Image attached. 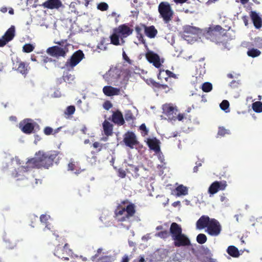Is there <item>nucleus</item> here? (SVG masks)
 Here are the masks:
<instances>
[{"label": "nucleus", "instance_id": "40", "mask_svg": "<svg viewBox=\"0 0 262 262\" xmlns=\"http://www.w3.org/2000/svg\"><path fill=\"white\" fill-rule=\"evenodd\" d=\"M108 5L106 3H104V2H101L99 4H98L97 5V9L102 11H106L108 9Z\"/></svg>", "mask_w": 262, "mask_h": 262}, {"label": "nucleus", "instance_id": "15", "mask_svg": "<svg viewBox=\"0 0 262 262\" xmlns=\"http://www.w3.org/2000/svg\"><path fill=\"white\" fill-rule=\"evenodd\" d=\"M42 6L48 9H58L63 6L60 0H47L43 3Z\"/></svg>", "mask_w": 262, "mask_h": 262}, {"label": "nucleus", "instance_id": "30", "mask_svg": "<svg viewBox=\"0 0 262 262\" xmlns=\"http://www.w3.org/2000/svg\"><path fill=\"white\" fill-rule=\"evenodd\" d=\"M247 54L249 56L254 58L259 56L261 54V52L257 49L251 47L248 49Z\"/></svg>", "mask_w": 262, "mask_h": 262}, {"label": "nucleus", "instance_id": "61", "mask_svg": "<svg viewBox=\"0 0 262 262\" xmlns=\"http://www.w3.org/2000/svg\"><path fill=\"white\" fill-rule=\"evenodd\" d=\"M161 84L157 82H153V86L157 89H160Z\"/></svg>", "mask_w": 262, "mask_h": 262}, {"label": "nucleus", "instance_id": "59", "mask_svg": "<svg viewBox=\"0 0 262 262\" xmlns=\"http://www.w3.org/2000/svg\"><path fill=\"white\" fill-rule=\"evenodd\" d=\"M129 258L128 255H125L122 257L121 262H129Z\"/></svg>", "mask_w": 262, "mask_h": 262}, {"label": "nucleus", "instance_id": "25", "mask_svg": "<svg viewBox=\"0 0 262 262\" xmlns=\"http://www.w3.org/2000/svg\"><path fill=\"white\" fill-rule=\"evenodd\" d=\"M104 133L106 136H112L113 134V126L108 121L105 120L103 123Z\"/></svg>", "mask_w": 262, "mask_h": 262}, {"label": "nucleus", "instance_id": "47", "mask_svg": "<svg viewBox=\"0 0 262 262\" xmlns=\"http://www.w3.org/2000/svg\"><path fill=\"white\" fill-rule=\"evenodd\" d=\"M103 106L106 110H109L112 107L113 105L110 101L107 100L104 102Z\"/></svg>", "mask_w": 262, "mask_h": 262}, {"label": "nucleus", "instance_id": "48", "mask_svg": "<svg viewBox=\"0 0 262 262\" xmlns=\"http://www.w3.org/2000/svg\"><path fill=\"white\" fill-rule=\"evenodd\" d=\"M122 57H123V59L125 61H126L128 63H129L130 64H132V60L127 56V55H126V53L124 51L122 52Z\"/></svg>", "mask_w": 262, "mask_h": 262}, {"label": "nucleus", "instance_id": "41", "mask_svg": "<svg viewBox=\"0 0 262 262\" xmlns=\"http://www.w3.org/2000/svg\"><path fill=\"white\" fill-rule=\"evenodd\" d=\"M229 106V103L226 100H223L220 104V107L221 109L224 111H226L227 109H228Z\"/></svg>", "mask_w": 262, "mask_h": 262}, {"label": "nucleus", "instance_id": "43", "mask_svg": "<svg viewBox=\"0 0 262 262\" xmlns=\"http://www.w3.org/2000/svg\"><path fill=\"white\" fill-rule=\"evenodd\" d=\"M76 169V165L75 162L73 160H71V161L68 164V170L70 171H73Z\"/></svg>", "mask_w": 262, "mask_h": 262}, {"label": "nucleus", "instance_id": "8", "mask_svg": "<svg viewBox=\"0 0 262 262\" xmlns=\"http://www.w3.org/2000/svg\"><path fill=\"white\" fill-rule=\"evenodd\" d=\"M163 113L169 120H176V115L178 112V109L176 106H174L172 104H165L162 106Z\"/></svg>", "mask_w": 262, "mask_h": 262}, {"label": "nucleus", "instance_id": "51", "mask_svg": "<svg viewBox=\"0 0 262 262\" xmlns=\"http://www.w3.org/2000/svg\"><path fill=\"white\" fill-rule=\"evenodd\" d=\"M119 173V176L121 178H124L126 176V172L125 171L121 169H119L118 171Z\"/></svg>", "mask_w": 262, "mask_h": 262}, {"label": "nucleus", "instance_id": "21", "mask_svg": "<svg viewBox=\"0 0 262 262\" xmlns=\"http://www.w3.org/2000/svg\"><path fill=\"white\" fill-rule=\"evenodd\" d=\"M142 26L144 29L145 35L150 38H153L156 37L158 33L157 30L155 28V26H150L149 27L143 25Z\"/></svg>", "mask_w": 262, "mask_h": 262}, {"label": "nucleus", "instance_id": "5", "mask_svg": "<svg viewBox=\"0 0 262 262\" xmlns=\"http://www.w3.org/2000/svg\"><path fill=\"white\" fill-rule=\"evenodd\" d=\"M69 44L66 42V46L64 47H60L58 46H55L47 49V53L53 57H64L69 51Z\"/></svg>", "mask_w": 262, "mask_h": 262}, {"label": "nucleus", "instance_id": "60", "mask_svg": "<svg viewBox=\"0 0 262 262\" xmlns=\"http://www.w3.org/2000/svg\"><path fill=\"white\" fill-rule=\"evenodd\" d=\"M7 43L4 40V39L2 37V38L0 39V47H3L5 46Z\"/></svg>", "mask_w": 262, "mask_h": 262}, {"label": "nucleus", "instance_id": "45", "mask_svg": "<svg viewBox=\"0 0 262 262\" xmlns=\"http://www.w3.org/2000/svg\"><path fill=\"white\" fill-rule=\"evenodd\" d=\"M43 132L45 135L48 136L53 135V129L51 127L47 126L44 128Z\"/></svg>", "mask_w": 262, "mask_h": 262}, {"label": "nucleus", "instance_id": "11", "mask_svg": "<svg viewBox=\"0 0 262 262\" xmlns=\"http://www.w3.org/2000/svg\"><path fill=\"white\" fill-rule=\"evenodd\" d=\"M173 245L176 247H185L191 245V242L188 236L185 234L181 233L172 239Z\"/></svg>", "mask_w": 262, "mask_h": 262}, {"label": "nucleus", "instance_id": "36", "mask_svg": "<svg viewBox=\"0 0 262 262\" xmlns=\"http://www.w3.org/2000/svg\"><path fill=\"white\" fill-rule=\"evenodd\" d=\"M156 235L161 238L166 239L169 236L170 234L169 232L167 230H163L157 233Z\"/></svg>", "mask_w": 262, "mask_h": 262}, {"label": "nucleus", "instance_id": "35", "mask_svg": "<svg viewBox=\"0 0 262 262\" xmlns=\"http://www.w3.org/2000/svg\"><path fill=\"white\" fill-rule=\"evenodd\" d=\"M207 240V236L203 233H200L196 236V241L200 244H203Z\"/></svg>", "mask_w": 262, "mask_h": 262}, {"label": "nucleus", "instance_id": "32", "mask_svg": "<svg viewBox=\"0 0 262 262\" xmlns=\"http://www.w3.org/2000/svg\"><path fill=\"white\" fill-rule=\"evenodd\" d=\"M252 109L256 113L262 112V102L260 101H256L252 103Z\"/></svg>", "mask_w": 262, "mask_h": 262}, {"label": "nucleus", "instance_id": "57", "mask_svg": "<svg viewBox=\"0 0 262 262\" xmlns=\"http://www.w3.org/2000/svg\"><path fill=\"white\" fill-rule=\"evenodd\" d=\"M184 118V115L183 114H179L177 116L176 115V119H177L179 121H181Z\"/></svg>", "mask_w": 262, "mask_h": 262}, {"label": "nucleus", "instance_id": "44", "mask_svg": "<svg viewBox=\"0 0 262 262\" xmlns=\"http://www.w3.org/2000/svg\"><path fill=\"white\" fill-rule=\"evenodd\" d=\"M165 74L166 76L164 78V79H165L166 81H167L169 77H172L174 78H176L177 77V76L175 74H174L173 73L169 70L165 71Z\"/></svg>", "mask_w": 262, "mask_h": 262}, {"label": "nucleus", "instance_id": "52", "mask_svg": "<svg viewBox=\"0 0 262 262\" xmlns=\"http://www.w3.org/2000/svg\"><path fill=\"white\" fill-rule=\"evenodd\" d=\"M140 128L141 130L145 132V134L147 135L148 133V129L146 128V126L145 124H142L140 125Z\"/></svg>", "mask_w": 262, "mask_h": 262}, {"label": "nucleus", "instance_id": "26", "mask_svg": "<svg viewBox=\"0 0 262 262\" xmlns=\"http://www.w3.org/2000/svg\"><path fill=\"white\" fill-rule=\"evenodd\" d=\"M16 64L18 66L17 71L21 74L26 75L28 72V66L21 61H17Z\"/></svg>", "mask_w": 262, "mask_h": 262}, {"label": "nucleus", "instance_id": "58", "mask_svg": "<svg viewBox=\"0 0 262 262\" xmlns=\"http://www.w3.org/2000/svg\"><path fill=\"white\" fill-rule=\"evenodd\" d=\"M188 0H173V1L177 4H182L183 3H186Z\"/></svg>", "mask_w": 262, "mask_h": 262}, {"label": "nucleus", "instance_id": "13", "mask_svg": "<svg viewBox=\"0 0 262 262\" xmlns=\"http://www.w3.org/2000/svg\"><path fill=\"white\" fill-rule=\"evenodd\" d=\"M123 142L127 146L130 148H133L134 146L138 145L139 143L135 134L133 132H129L125 134Z\"/></svg>", "mask_w": 262, "mask_h": 262}, {"label": "nucleus", "instance_id": "39", "mask_svg": "<svg viewBox=\"0 0 262 262\" xmlns=\"http://www.w3.org/2000/svg\"><path fill=\"white\" fill-rule=\"evenodd\" d=\"M229 134V130L226 129L224 127H219L218 133H217L218 136L223 137L225 135Z\"/></svg>", "mask_w": 262, "mask_h": 262}, {"label": "nucleus", "instance_id": "50", "mask_svg": "<svg viewBox=\"0 0 262 262\" xmlns=\"http://www.w3.org/2000/svg\"><path fill=\"white\" fill-rule=\"evenodd\" d=\"M238 84H239L238 81L232 80L230 83L229 85L232 88H235L238 86Z\"/></svg>", "mask_w": 262, "mask_h": 262}, {"label": "nucleus", "instance_id": "27", "mask_svg": "<svg viewBox=\"0 0 262 262\" xmlns=\"http://www.w3.org/2000/svg\"><path fill=\"white\" fill-rule=\"evenodd\" d=\"M120 35L118 33H117L116 31L114 29L113 33L110 36L111 43L115 46L122 45L121 42L120 43Z\"/></svg>", "mask_w": 262, "mask_h": 262}, {"label": "nucleus", "instance_id": "31", "mask_svg": "<svg viewBox=\"0 0 262 262\" xmlns=\"http://www.w3.org/2000/svg\"><path fill=\"white\" fill-rule=\"evenodd\" d=\"M177 195L178 196L186 195L188 193V189L186 187L182 185L178 186L176 188Z\"/></svg>", "mask_w": 262, "mask_h": 262}, {"label": "nucleus", "instance_id": "10", "mask_svg": "<svg viewBox=\"0 0 262 262\" xmlns=\"http://www.w3.org/2000/svg\"><path fill=\"white\" fill-rule=\"evenodd\" d=\"M114 29L116 31L117 33H118L120 35L122 45H123L125 42L124 38L132 34L133 32V30L130 29L126 24L121 25Z\"/></svg>", "mask_w": 262, "mask_h": 262}, {"label": "nucleus", "instance_id": "6", "mask_svg": "<svg viewBox=\"0 0 262 262\" xmlns=\"http://www.w3.org/2000/svg\"><path fill=\"white\" fill-rule=\"evenodd\" d=\"M222 231V226L220 222L215 219H211L208 227L205 232L212 236H217Z\"/></svg>", "mask_w": 262, "mask_h": 262}, {"label": "nucleus", "instance_id": "24", "mask_svg": "<svg viewBox=\"0 0 262 262\" xmlns=\"http://www.w3.org/2000/svg\"><path fill=\"white\" fill-rule=\"evenodd\" d=\"M253 46H255L258 48H262V37H255L253 42H247L245 44V47L249 49Z\"/></svg>", "mask_w": 262, "mask_h": 262}, {"label": "nucleus", "instance_id": "29", "mask_svg": "<svg viewBox=\"0 0 262 262\" xmlns=\"http://www.w3.org/2000/svg\"><path fill=\"white\" fill-rule=\"evenodd\" d=\"M227 252L229 255L233 257H237L240 255L238 249L234 246H229L227 248Z\"/></svg>", "mask_w": 262, "mask_h": 262}, {"label": "nucleus", "instance_id": "28", "mask_svg": "<svg viewBox=\"0 0 262 262\" xmlns=\"http://www.w3.org/2000/svg\"><path fill=\"white\" fill-rule=\"evenodd\" d=\"M127 172L132 174L134 178H137L140 175L138 173L139 168L133 165H129L128 168L126 169Z\"/></svg>", "mask_w": 262, "mask_h": 262}, {"label": "nucleus", "instance_id": "34", "mask_svg": "<svg viewBox=\"0 0 262 262\" xmlns=\"http://www.w3.org/2000/svg\"><path fill=\"white\" fill-rule=\"evenodd\" d=\"M75 112V107L74 105H70L67 107L64 111L65 116H67V118L71 116Z\"/></svg>", "mask_w": 262, "mask_h": 262}, {"label": "nucleus", "instance_id": "37", "mask_svg": "<svg viewBox=\"0 0 262 262\" xmlns=\"http://www.w3.org/2000/svg\"><path fill=\"white\" fill-rule=\"evenodd\" d=\"M202 89L205 92H209L212 89V84L208 82H205L202 84Z\"/></svg>", "mask_w": 262, "mask_h": 262}, {"label": "nucleus", "instance_id": "2", "mask_svg": "<svg viewBox=\"0 0 262 262\" xmlns=\"http://www.w3.org/2000/svg\"><path fill=\"white\" fill-rule=\"evenodd\" d=\"M136 213V206L133 203H129L126 208L122 207L120 204L117 206L115 211V217L118 222L129 221Z\"/></svg>", "mask_w": 262, "mask_h": 262}, {"label": "nucleus", "instance_id": "55", "mask_svg": "<svg viewBox=\"0 0 262 262\" xmlns=\"http://www.w3.org/2000/svg\"><path fill=\"white\" fill-rule=\"evenodd\" d=\"M160 89L165 90L166 92H168L169 91V87L166 84H161Z\"/></svg>", "mask_w": 262, "mask_h": 262}, {"label": "nucleus", "instance_id": "23", "mask_svg": "<svg viewBox=\"0 0 262 262\" xmlns=\"http://www.w3.org/2000/svg\"><path fill=\"white\" fill-rule=\"evenodd\" d=\"M15 36V27L14 26H12L9 28L4 35L2 36L3 38L7 43L8 42L12 40Z\"/></svg>", "mask_w": 262, "mask_h": 262}, {"label": "nucleus", "instance_id": "17", "mask_svg": "<svg viewBox=\"0 0 262 262\" xmlns=\"http://www.w3.org/2000/svg\"><path fill=\"white\" fill-rule=\"evenodd\" d=\"M169 232L173 239L182 233V229L180 225L174 222L171 224Z\"/></svg>", "mask_w": 262, "mask_h": 262}, {"label": "nucleus", "instance_id": "19", "mask_svg": "<svg viewBox=\"0 0 262 262\" xmlns=\"http://www.w3.org/2000/svg\"><path fill=\"white\" fill-rule=\"evenodd\" d=\"M103 92L107 96L118 95L120 93V89L112 86H105L103 88Z\"/></svg>", "mask_w": 262, "mask_h": 262}, {"label": "nucleus", "instance_id": "53", "mask_svg": "<svg viewBox=\"0 0 262 262\" xmlns=\"http://www.w3.org/2000/svg\"><path fill=\"white\" fill-rule=\"evenodd\" d=\"M137 37L138 38V40L140 41H141L143 43H145V40L142 34L137 35Z\"/></svg>", "mask_w": 262, "mask_h": 262}, {"label": "nucleus", "instance_id": "56", "mask_svg": "<svg viewBox=\"0 0 262 262\" xmlns=\"http://www.w3.org/2000/svg\"><path fill=\"white\" fill-rule=\"evenodd\" d=\"M135 31L136 32L137 35L142 34V28L138 26H136Z\"/></svg>", "mask_w": 262, "mask_h": 262}, {"label": "nucleus", "instance_id": "12", "mask_svg": "<svg viewBox=\"0 0 262 262\" xmlns=\"http://www.w3.org/2000/svg\"><path fill=\"white\" fill-rule=\"evenodd\" d=\"M227 184L225 181H215L213 182L208 188V192L210 194H214L219 190H224Z\"/></svg>", "mask_w": 262, "mask_h": 262}, {"label": "nucleus", "instance_id": "64", "mask_svg": "<svg viewBox=\"0 0 262 262\" xmlns=\"http://www.w3.org/2000/svg\"><path fill=\"white\" fill-rule=\"evenodd\" d=\"M220 200L221 202H224L227 200V198L224 195H222L220 196Z\"/></svg>", "mask_w": 262, "mask_h": 262}, {"label": "nucleus", "instance_id": "62", "mask_svg": "<svg viewBox=\"0 0 262 262\" xmlns=\"http://www.w3.org/2000/svg\"><path fill=\"white\" fill-rule=\"evenodd\" d=\"M56 43L60 47H64L66 46V44L64 45V42L63 41H58L56 42Z\"/></svg>", "mask_w": 262, "mask_h": 262}, {"label": "nucleus", "instance_id": "54", "mask_svg": "<svg viewBox=\"0 0 262 262\" xmlns=\"http://www.w3.org/2000/svg\"><path fill=\"white\" fill-rule=\"evenodd\" d=\"M42 61L44 63L52 61V59L47 56H43Z\"/></svg>", "mask_w": 262, "mask_h": 262}, {"label": "nucleus", "instance_id": "3", "mask_svg": "<svg viewBox=\"0 0 262 262\" xmlns=\"http://www.w3.org/2000/svg\"><path fill=\"white\" fill-rule=\"evenodd\" d=\"M225 30L220 25L209 27L205 33V36L207 39L217 45L225 44V37L223 34Z\"/></svg>", "mask_w": 262, "mask_h": 262}, {"label": "nucleus", "instance_id": "1", "mask_svg": "<svg viewBox=\"0 0 262 262\" xmlns=\"http://www.w3.org/2000/svg\"><path fill=\"white\" fill-rule=\"evenodd\" d=\"M58 156L56 151L44 152L38 151L34 158L28 159L26 166H21L12 173V177L17 178V180H24L26 178L25 173L32 168H44L48 169L53 165L55 159Z\"/></svg>", "mask_w": 262, "mask_h": 262}, {"label": "nucleus", "instance_id": "16", "mask_svg": "<svg viewBox=\"0 0 262 262\" xmlns=\"http://www.w3.org/2000/svg\"><path fill=\"white\" fill-rule=\"evenodd\" d=\"M211 219L207 215H202L196 221V228L199 230H202L208 228Z\"/></svg>", "mask_w": 262, "mask_h": 262}, {"label": "nucleus", "instance_id": "9", "mask_svg": "<svg viewBox=\"0 0 262 262\" xmlns=\"http://www.w3.org/2000/svg\"><path fill=\"white\" fill-rule=\"evenodd\" d=\"M35 123L31 119H25L19 124V127L26 134H31L34 129Z\"/></svg>", "mask_w": 262, "mask_h": 262}, {"label": "nucleus", "instance_id": "18", "mask_svg": "<svg viewBox=\"0 0 262 262\" xmlns=\"http://www.w3.org/2000/svg\"><path fill=\"white\" fill-rule=\"evenodd\" d=\"M160 141L156 138L147 139V145L151 150L156 153H158L160 151Z\"/></svg>", "mask_w": 262, "mask_h": 262}, {"label": "nucleus", "instance_id": "14", "mask_svg": "<svg viewBox=\"0 0 262 262\" xmlns=\"http://www.w3.org/2000/svg\"><path fill=\"white\" fill-rule=\"evenodd\" d=\"M145 56L147 60L150 63H152L155 67L157 68L160 67L161 64L160 63L159 56L157 54L152 51H148L146 53Z\"/></svg>", "mask_w": 262, "mask_h": 262}, {"label": "nucleus", "instance_id": "38", "mask_svg": "<svg viewBox=\"0 0 262 262\" xmlns=\"http://www.w3.org/2000/svg\"><path fill=\"white\" fill-rule=\"evenodd\" d=\"M34 49V47L30 43H26L23 47V51L25 53H30Z\"/></svg>", "mask_w": 262, "mask_h": 262}, {"label": "nucleus", "instance_id": "42", "mask_svg": "<svg viewBox=\"0 0 262 262\" xmlns=\"http://www.w3.org/2000/svg\"><path fill=\"white\" fill-rule=\"evenodd\" d=\"M93 146L96 149V152L100 151L103 148V145L98 142H95L93 144Z\"/></svg>", "mask_w": 262, "mask_h": 262}, {"label": "nucleus", "instance_id": "7", "mask_svg": "<svg viewBox=\"0 0 262 262\" xmlns=\"http://www.w3.org/2000/svg\"><path fill=\"white\" fill-rule=\"evenodd\" d=\"M84 57L83 52L79 50L73 54L70 58L67 61L65 66L67 68H73L78 64Z\"/></svg>", "mask_w": 262, "mask_h": 262}, {"label": "nucleus", "instance_id": "63", "mask_svg": "<svg viewBox=\"0 0 262 262\" xmlns=\"http://www.w3.org/2000/svg\"><path fill=\"white\" fill-rule=\"evenodd\" d=\"M7 10H8V9H7V7H2V8H1V11L2 13H5L7 12Z\"/></svg>", "mask_w": 262, "mask_h": 262}, {"label": "nucleus", "instance_id": "33", "mask_svg": "<svg viewBox=\"0 0 262 262\" xmlns=\"http://www.w3.org/2000/svg\"><path fill=\"white\" fill-rule=\"evenodd\" d=\"M49 218V216H47L46 214H42L40 216V221L41 223L46 224L45 228L43 229L44 231H46L47 230H51V228L49 225L47 224L48 219Z\"/></svg>", "mask_w": 262, "mask_h": 262}, {"label": "nucleus", "instance_id": "46", "mask_svg": "<svg viewBox=\"0 0 262 262\" xmlns=\"http://www.w3.org/2000/svg\"><path fill=\"white\" fill-rule=\"evenodd\" d=\"M125 119L127 121H129L134 119V116L130 111H128L125 113Z\"/></svg>", "mask_w": 262, "mask_h": 262}, {"label": "nucleus", "instance_id": "4", "mask_svg": "<svg viewBox=\"0 0 262 262\" xmlns=\"http://www.w3.org/2000/svg\"><path fill=\"white\" fill-rule=\"evenodd\" d=\"M158 11L159 17L165 24H169L173 19L174 11L168 2H161L158 5Z\"/></svg>", "mask_w": 262, "mask_h": 262}, {"label": "nucleus", "instance_id": "20", "mask_svg": "<svg viewBox=\"0 0 262 262\" xmlns=\"http://www.w3.org/2000/svg\"><path fill=\"white\" fill-rule=\"evenodd\" d=\"M112 120L115 124L119 125H122L125 123L123 115L119 111L113 113Z\"/></svg>", "mask_w": 262, "mask_h": 262}, {"label": "nucleus", "instance_id": "49", "mask_svg": "<svg viewBox=\"0 0 262 262\" xmlns=\"http://www.w3.org/2000/svg\"><path fill=\"white\" fill-rule=\"evenodd\" d=\"M165 73V71L164 70H160L159 73L158 75V78L159 79H162L164 78V74Z\"/></svg>", "mask_w": 262, "mask_h": 262}, {"label": "nucleus", "instance_id": "22", "mask_svg": "<svg viewBox=\"0 0 262 262\" xmlns=\"http://www.w3.org/2000/svg\"><path fill=\"white\" fill-rule=\"evenodd\" d=\"M250 17L254 27L256 29L260 28L262 25V20L258 14L255 11H251L250 13Z\"/></svg>", "mask_w": 262, "mask_h": 262}]
</instances>
